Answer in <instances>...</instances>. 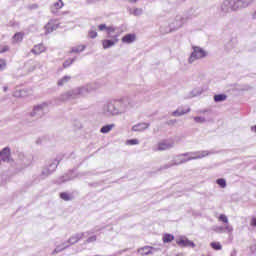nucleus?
Listing matches in <instances>:
<instances>
[{"instance_id":"obj_1","label":"nucleus","mask_w":256,"mask_h":256,"mask_svg":"<svg viewBox=\"0 0 256 256\" xmlns=\"http://www.w3.org/2000/svg\"><path fill=\"white\" fill-rule=\"evenodd\" d=\"M205 55H206L205 50H203L200 47H194V51L192 52L189 58V63H193V61H197V59H203Z\"/></svg>"},{"instance_id":"obj_2","label":"nucleus","mask_w":256,"mask_h":256,"mask_svg":"<svg viewBox=\"0 0 256 256\" xmlns=\"http://www.w3.org/2000/svg\"><path fill=\"white\" fill-rule=\"evenodd\" d=\"M173 147V143L167 140L160 141L157 146L154 148V151H167Z\"/></svg>"},{"instance_id":"obj_3","label":"nucleus","mask_w":256,"mask_h":256,"mask_svg":"<svg viewBox=\"0 0 256 256\" xmlns=\"http://www.w3.org/2000/svg\"><path fill=\"white\" fill-rule=\"evenodd\" d=\"M11 157V149L9 148H4L1 152H0V163H5L7 161H9V158Z\"/></svg>"},{"instance_id":"obj_4","label":"nucleus","mask_w":256,"mask_h":256,"mask_svg":"<svg viewBox=\"0 0 256 256\" xmlns=\"http://www.w3.org/2000/svg\"><path fill=\"white\" fill-rule=\"evenodd\" d=\"M176 243L179 247H195V243L187 238H180Z\"/></svg>"},{"instance_id":"obj_5","label":"nucleus","mask_w":256,"mask_h":256,"mask_svg":"<svg viewBox=\"0 0 256 256\" xmlns=\"http://www.w3.org/2000/svg\"><path fill=\"white\" fill-rule=\"evenodd\" d=\"M84 235H85V234H84L83 232L73 234V235L68 239V243H69L70 245H75V243H79V241H81V239H83Z\"/></svg>"},{"instance_id":"obj_6","label":"nucleus","mask_w":256,"mask_h":256,"mask_svg":"<svg viewBox=\"0 0 256 256\" xmlns=\"http://www.w3.org/2000/svg\"><path fill=\"white\" fill-rule=\"evenodd\" d=\"M135 41H137V35L135 34H126L122 37V43H126V45H131Z\"/></svg>"},{"instance_id":"obj_7","label":"nucleus","mask_w":256,"mask_h":256,"mask_svg":"<svg viewBox=\"0 0 256 256\" xmlns=\"http://www.w3.org/2000/svg\"><path fill=\"white\" fill-rule=\"evenodd\" d=\"M63 7H65V3H63V0H58L57 2L52 4L50 9H51L52 13H59V11H61V9H63Z\"/></svg>"},{"instance_id":"obj_8","label":"nucleus","mask_w":256,"mask_h":256,"mask_svg":"<svg viewBox=\"0 0 256 256\" xmlns=\"http://www.w3.org/2000/svg\"><path fill=\"white\" fill-rule=\"evenodd\" d=\"M99 31H106L107 35H113L115 33V27L114 26H107V24H100L98 25Z\"/></svg>"},{"instance_id":"obj_9","label":"nucleus","mask_w":256,"mask_h":256,"mask_svg":"<svg viewBox=\"0 0 256 256\" xmlns=\"http://www.w3.org/2000/svg\"><path fill=\"white\" fill-rule=\"evenodd\" d=\"M13 95L17 98L27 97V95H29V90L25 88H16Z\"/></svg>"},{"instance_id":"obj_10","label":"nucleus","mask_w":256,"mask_h":256,"mask_svg":"<svg viewBox=\"0 0 256 256\" xmlns=\"http://www.w3.org/2000/svg\"><path fill=\"white\" fill-rule=\"evenodd\" d=\"M46 48L44 44H37L35 45L32 50L31 53H33L34 55H41V53H45Z\"/></svg>"},{"instance_id":"obj_11","label":"nucleus","mask_w":256,"mask_h":256,"mask_svg":"<svg viewBox=\"0 0 256 256\" xmlns=\"http://www.w3.org/2000/svg\"><path fill=\"white\" fill-rule=\"evenodd\" d=\"M119 39H117V36L114 37V40H102V47L103 49H109V47H113V45H115V43H118Z\"/></svg>"},{"instance_id":"obj_12","label":"nucleus","mask_w":256,"mask_h":256,"mask_svg":"<svg viewBox=\"0 0 256 256\" xmlns=\"http://www.w3.org/2000/svg\"><path fill=\"white\" fill-rule=\"evenodd\" d=\"M153 247L152 246H144L142 248L138 249L139 255L145 256V255H151L153 253Z\"/></svg>"},{"instance_id":"obj_13","label":"nucleus","mask_w":256,"mask_h":256,"mask_svg":"<svg viewBox=\"0 0 256 256\" xmlns=\"http://www.w3.org/2000/svg\"><path fill=\"white\" fill-rule=\"evenodd\" d=\"M25 37V33L23 32H18L16 34H14V36L12 37V43H21V41H23V38Z\"/></svg>"},{"instance_id":"obj_14","label":"nucleus","mask_w":256,"mask_h":256,"mask_svg":"<svg viewBox=\"0 0 256 256\" xmlns=\"http://www.w3.org/2000/svg\"><path fill=\"white\" fill-rule=\"evenodd\" d=\"M45 107H47V104H40V105L34 106L33 111L30 113L31 117H35V115H37V113L43 111V109H45Z\"/></svg>"},{"instance_id":"obj_15","label":"nucleus","mask_w":256,"mask_h":256,"mask_svg":"<svg viewBox=\"0 0 256 256\" xmlns=\"http://www.w3.org/2000/svg\"><path fill=\"white\" fill-rule=\"evenodd\" d=\"M149 127V124L140 123L138 125L133 126L132 131H145Z\"/></svg>"},{"instance_id":"obj_16","label":"nucleus","mask_w":256,"mask_h":256,"mask_svg":"<svg viewBox=\"0 0 256 256\" xmlns=\"http://www.w3.org/2000/svg\"><path fill=\"white\" fill-rule=\"evenodd\" d=\"M174 240H175V236H173L172 234H164L162 236L163 243H171Z\"/></svg>"},{"instance_id":"obj_17","label":"nucleus","mask_w":256,"mask_h":256,"mask_svg":"<svg viewBox=\"0 0 256 256\" xmlns=\"http://www.w3.org/2000/svg\"><path fill=\"white\" fill-rule=\"evenodd\" d=\"M85 51V45H78L71 49L70 53H81Z\"/></svg>"},{"instance_id":"obj_18","label":"nucleus","mask_w":256,"mask_h":256,"mask_svg":"<svg viewBox=\"0 0 256 256\" xmlns=\"http://www.w3.org/2000/svg\"><path fill=\"white\" fill-rule=\"evenodd\" d=\"M45 29L47 33H51L52 31H55V29H57V25L53 24V22H49L48 24H46Z\"/></svg>"},{"instance_id":"obj_19","label":"nucleus","mask_w":256,"mask_h":256,"mask_svg":"<svg viewBox=\"0 0 256 256\" xmlns=\"http://www.w3.org/2000/svg\"><path fill=\"white\" fill-rule=\"evenodd\" d=\"M227 99V95L225 94H217L214 96V101L216 103H220V101H225Z\"/></svg>"},{"instance_id":"obj_20","label":"nucleus","mask_w":256,"mask_h":256,"mask_svg":"<svg viewBox=\"0 0 256 256\" xmlns=\"http://www.w3.org/2000/svg\"><path fill=\"white\" fill-rule=\"evenodd\" d=\"M113 127H115V124H108L106 126H103L100 131L101 133H109V131H111Z\"/></svg>"},{"instance_id":"obj_21","label":"nucleus","mask_w":256,"mask_h":256,"mask_svg":"<svg viewBox=\"0 0 256 256\" xmlns=\"http://www.w3.org/2000/svg\"><path fill=\"white\" fill-rule=\"evenodd\" d=\"M210 246L212 249H214V251H221L223 249V246H221V243L219 242H212Z\"/></svg>"},{"instance_id":"obj_22","label":"nucleus","mask_w":256,"mask_h":256,"mask_svg":"<svg viewBox=\"0 0 256 256\" xmlns=\"http://www.w3.org/2000/svg\"><path fill=\"white\" fill-rule=\"evenodd\" d=\"M216 183L222 189H225L227 187V181H225V179H223V178H220V179L216 180Z\"/></svg>"},{"instance_id":"obj_23","label":"nucleus","mask_w":256,"mask_h":256,"mask_svg":"<svg viewBox=\"0 0 256 256\" xmlns=\"http://www.w3.org/2000/svg\"><path fill=\"white\" fill-rule=\"evenodd\" d=\"M71 97H73V94H71L70 92H67L65 94H63L59 99L62 102L68 101V99H71Z\"/></svg>"},{"instance_id":"obj_24","label":"nucleus","mask_w":256,"mask_h":256,"mask_svg":"<svg viewBox=\"0 0 256 256\" xmlns=\"http://www.w3.org/2000/svg\"><path fill=\"white\" fill-rule=\"evenodd\" d=\"M60 197L63 199V201H71V195L67 192L60 193Z\"/></svg>"},{"instance_id":"obj_25","label":"nucleus","mask_w":256,"mask_h":256,"mask_svg":"<svg viewBox=\"0 0 256 256\" xmlns=\"http://www.w3.org/2000/svg\"><path fill=\"white\" fill-rule=\"evenodd\" d=\"M7 69V60L0 58V71Z\"/></svg>"},{"instance_id":"obj_26","label":"nucleus","mask_w":256,"mask_h":256,"mask_svg":"<svg viewBox=\"0 0 256 256\" xmlns=\"http://www.w3.org/2000/svg\"><path fill=\"white\" fill-rule=\"evenodd\" d=\"M9 46L8 45H3L0 44V55H2L3 53H7V51H9Z\"/></svg>"},{"instance_id":"obj_27","label":"nucleus","mask_w":256,"mask_h":256,"mask_svg":"<svg viewBox=\"0 0 256 256\" xmlns=\"http://www.w3.org/2000/svg\"><path fill=\"white\" fill-rule=\"evenodd\" d=\"M75 61V59H68L63 63V67L64 69H67V67H71V65H73V62Z\"/></svg>"},{"instance_id":"obj_28","label":"nucleus","mask_w":256,"mask_h":256,"mask_svg":"<svg viewBox=\"0 0 256 256\" xmlns=\"http://www.w3.org/2000/svg\"><path fill=\"white\" fill-rule=\"evenodd\" d=\"M95 241H97V235H91L86 239L85 243H95Z\"/></svg>"},{"instance_id":"obj_29","label":"nucleus","mask_w":256,"mask_h":256,"mask_svg":"<svg viewBox=\"0 0 256 256\" xmlns=\"http://www.w3.org/2000/svg\"><path fill=\"white\" fill-rule=\"evenodd\" d=\"M218 220L221 221L222 223H229V219L227 218V216L225 214H221L218 217Z\"/></svg>"},{"instance_id":"obj_30","label":"nucleus","mask_w":256,"mask_h":256,"mask_svg":"<svg viewBox=\"0 0 256 256\" xmlns=\"http://www.w3.org/2000/svg\"><path fill=\"white\" fill-rule=\"evenodd\" d=\"M209 155V152L202 151L198 154V156L195 157V159H203V157H207Z\"/></svg>"},{"instance_id":"obj_31","label":"nucleus","mask_w":256,"mask_h":256,"mask_svg":"<svg viewBox=\"0 0 256 256\" xmlns=\"http://www.w3.org/2000/svg\"><path fill=\"white\" fill-rule=\"evenodd\" d=\"M69 79H71V77L64 76L63 79L58 81V85H65V83H67V81H69Z\"/></svg>"},{"instance_id":"obj_32","label":"nucleus","mask_w":256,"mask_h":256,"mask_svg":"<svg viewBox=\"0 0 256 256\" xmlns=\"http://www.w3.org/2000/svg\"><path fill=\"white\" fill-rule=\"evenodd\" d=\"M126 145H139V140L137 139L127 140Z\"/></svg>"},{"instance_id":"obj_33","label":"nucleus","mask_w":256,"mask_h":256,"mask_svg":"<svg viewBox=\"0 0 256 256\" xmlns=\"http://www.w3.org/2000/svg\"><path fill=\"white\" fill-rule=\"evenodd\" d=\"M251 253H256V239L253 241V243L249 246Z\"/></svg>"},{"instance_id":"obj_34","label":"nucleus","mask_w":256,"mask_h":256,"mask_svg":"<svg viewBox=\"0 0 256 256\" xmlns=\"http://www.w3.org/2000/svg\"><path fill=\"white\" fill-rule=\"evenodd\" d=\"M88 37H90V39H95V37H97V31L95 30L89 31Z\"/></svg>"},{"instance_id":"obj_35","label":"nucleus","mask_w":256,"mask_h":256,"mask_svg":"<svg viewBox=\"0 0 256 256\" xmlns=\"http://www.w3.org/2000/svg\"><path fill=\"white\" fill-rule=\"evenodd\" d=\"M173 117H181V115H185V112L181 111L179 112V110H176L172 113Z\"/></svg>"},{"instance_id":"obj_36","label":"nucleus","mask_w":256,"mask_h":256,"mask_svg":"<svg viewBox=\"0 0 256 256\" xmlns=\"http://www.w3.org/2000/svg\"><path fill=\"white\" fill-rule=\"evenodd\" d=\"M194 121L196 123H205V118L197 116L194 118Z\"/></svg>"},{"instance_id":"obj_37","label":"nucleus","mask_w":256,"mask_h":256,"mask_svg":"<svg viewBox=\"0 0 256 256\" xmlns=\"http://www.w3.org/2000/svg\"><path fill=\"white\" fill-rule=\"evenodd\" d=\"M251 227H256V217H252L250 220Z\"/></svg>"},{"instance_id":"obj_38","label":"nucleus","mask_w":256,"mask_h":256,"mask_svg":"<svg viewBox=\"0 0 256 256\" xmlns=\"http://www.w3.org/2000/svg\"><path fill=\"white\" fill-rule=\"evenodd\" d=\"M237 3H238V6L237 7L233 6V9H239V7H243V1L240 0Z\"/></svg>"},{"instance_id":"obj_39","label":"nucleus","mask_w":256,"mask_h":256,"mask_svg":"<svg viewBox=\"0 0 256 256\" xmlns=\"http://www.w3.org/2000/svg\"><path fill=\"white\" fill-rule=\"evenodd\" d=\"M134 15H141V9H139V8L135 9Z\"/></svg>"},{"instance_id":"obj_40","label":"nucleus","mask_w":256,"mask_h":256,"mask_svg":"<svg viewBox=\"0 0 256 256\" xmlns=\"http://www.w3.org/2000/svg\"><path fill=\"white\" fill-rule=\"evenodd\" d=\"M251 130L256 133V125L251 127Z\"/></svg>"},{"instance_id":"obj_41","label":"nucleus","mask_w":256,"mask_h":256,"mask_svg":"<svg viewBox=\"0 0 256 256\" xmlns=\"http://www.w3.org/2000/svg\"><path fill=\"white\" fill-rule=\"evenodd\" d=\"M131 3H136L137 0H129Z\"/></svg>"},{"instance_id":"obj_42","label":"nucleus","mask_w":256,"mask_h":256,"mask_svg":"<svg viewBox=\"0 0 256 256\" xmlns=\"http://www.w3.org/2000/svg\"><path fill=\"white\" fill-rule=\"evenodd\" d=\"M53 253H54V254H55V253H59V250L55 249Z\"/></svg>"},{"instance_id":"obj_43","label":"nucleus","mask_w":256,"mask_h":256,"mask_svg":"<svg viewBox=\"0 0 256 256\" xmlns=\"http://www.w3.org/2000/svg\"><path fill=\"white\" fill-rule=\"evenodd\" d=\"M3 89H4V91H7L8 88H7V86H4Z\"/></svg>"},{"instance_id":"obj_44","label":"nucleus","mask_w":256,"mask_h":256,"mask_svg":"<svg viewBox=\"0 0 256 256\" xmlns=\"http://www.w3.org/2000/svg\"><path fill=\"white\" fill-rule=\"evenodd\" d=\"M226 229H229L230 231H233V229L229 228V226H227Z\"/></svg>"}]
</instances>
